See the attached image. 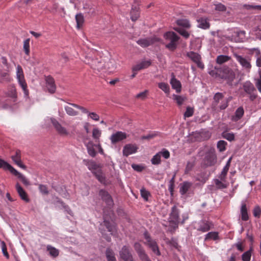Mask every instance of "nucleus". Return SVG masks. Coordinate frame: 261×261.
Masks as SVG:
<instances>
[{
    "mask_svg": "<svg viewBox=\"0 0 261 261\" xmlns=\"http://www.w3.org/2000/svg\"><path fill=\"white\" fill-rule=\"evenodd\" d=\"M103 221L99 225V230L102 237L109 242L111 241L110 235L114 236L117 232L116 226L114 223L107 219L105 215L103 216Z\"/></svg>",
    "mask_w": 261,
    "mask_h": 261,
    "instance_id": "f257e3e1",
    "label": "nucleus"
},
{
    "mask_svg": "<svg viewBox=\"0 0 261 261\" xmlns=\"http://www.w3.org/2000/svg\"><path fill=\"white\" fill-rule=\"evenodd\" d=\"M217 161V155L215 148H209L205 152L204 158L201 164V166L203 168L214 166Z\"/></svg>",
    "mask_w": 261,
    "mask_h": 261,
    "instance_id": "f03ea898",
    "label": "nucleus"
},
{
    "mask_svg": "<svg viewBox=\"0 0 261 261\" xmlns=\"http://www.w3.org/2000/svg\"><path fill=\"white\" fill-rule=\"evenodd\" d=\"M0 168H3L4 170H9L12 174L17 176V178H19L25 186L30 185V182L24 175L17 171L11 165L1 159Z\"/></svg>",
    "mask_w": 261,
    "mask_h": 261,
    "instance_id": "7ed1b4c3",
    "label": "nucleus"
},
{
    "mask_svg": "<svg viewBox=\"0 0 261 261\" xmlns=\"http://www.w3.org/2000/svg\"><path fill=\"white\" fill-rule=\"evenodd\" d=\"M164 37L167 41H169L165 47L170 51H174L177 47L180 37L174 32H166L164 34Z\"/></svg>",
    "mask_w": 261,
    "mask_h": 261,
    "instance_id": "20e7f679",
    "label": "nucleus"
},
{
    "mask_svg": "<svg viewBox=\"0 0 261 261\" xmlns=\"http://www.w3.org/2000/svg\"><path fill=\"white\" fill-rule=\"evenodd\" d=\"M179 220L178 210L176 206L174 205L172 207L169 218V227L171 228L169 231L172 233H174L175 229L178 228L179 223Z\"/></svg>",
    "mask_w": 261,
    "mask_h": 261,
    "instance_id": "39448f33",
    "label": "nucleus"
},
{
    "mask_svg": "<svg viewBox=\"0 0 261 261\" xmlns=\"http://www.w3.org/2000/svg\"><path fill=\"white\" fill-rule=\"evenodd\" d=\"M16 78L23 91L25 97H28L29 95V91L27 88V85L24 80L23 70L19 65H18L16 68Z\"/></svg>",
    "mask_w": 261,
    "mask_h": 261,
    "instance_id": "423d86ee",
    "label": "nucleus"
},
{
    "mask_svg": "<svg viewBox=\"0 0 261 261\" xmlns=\"http://www.w3.org/2000/svg\"><path fill=\"white\" fill-rule=\"evenodd\" d=\"M134 248L141 261H151L144 248L139 243H135Z\"/></svg>",
    "mask_w": 261,
    "mask_h": 261,
    "instance_id": "0eeeda50",
    "label": "nucleus"
},
{
    "mask_svg": "<svg viewBox=\"0 0 261 261\" xmlns=\"http://www.w3.org/2000/svg\"><path fill=\"white\" fill-rule=\"evenodd\" d=\"M243 89L249 95V98L251 101L254 100L257 97V95L255 93L256 89L250 82H245L243 85Z\"/></svg>",
    "mask_w": 261,
    "mask_h": 261,
    "instance_id": "6e6552de",
    "label": "nucleus"
},
{
    "mask_svg": "<svg viewBox=\"0 0 261 261\" xmlns=\"http://www.w3.org/2000/svg\"><path fill=\"white\" fill-rule=\"evenodd\" d=\"M45 87L47 91L50 94H54L57 89L55 81L51 75H44Z\"/></svg>",
    "mask_w": 261,
    "mask_h": 261,
    "instance_id": "1a4fd4ad",
    "label": "nucleus"
},
{
    "mask_svg": "<svg viewBox=\"0 0 261 261\" xmlns=\"http://www.w3.org/2000/svg\"><path fill=\"white\" fill-rule=\"evenodd\" d=\"M233 56L236 58L237 61L240 64L243 68L249 72L251 68L250 59L243 57L236 53L233 54Z\"/></svg>",
    "mask_w": 261,
    "mask_h": 261,
    "instance_id": "9d476101",
    "label": "nucleus"
},
{
    "mask_svg": "<svg viewBox=\"0 0 261 261\" xmlns=\"http://www.w3.org/2000/svg\"><path fill=\"white\" fill-rule=\"evenodd\" d=\"M120 257L124 261H134V258L128 246H123L119 251Z\"/></svg>",
    "mask_w": 261,
    "mask_h": 261,
    "instance_id": "9b49d317",
    "label": "nucleus"
},
{
    "mask_svg": "<svg viewBox=\"0 0 261 261\" xmlns=\"http://www.w3.org/2000/svg\"><path fill=\"white\" fill-rule=\"evenodd\" d=\"M127 135L125 133L121 131H118L113 134L111 137L110 140L113 144H115L117 142H120L126 139Z\"/></svg>",
    "mask_w": 261,
    "mask_h": 261,
    "instance_id": "f8f14e48",
    "label": "nucleus"
},
{
    "mask_svg": "<svg viewBox=\"0 0 261 261\" xmlns=\"http://www.w3.org/2000/svg\"><path fill=\"white\" fill-rule=\"evenodd\" d=\"M50 121L56 131L61 135H67L68 132L62 126L60 123L55 118H51Z\"/></svg>",
    "mask_w": 261,
    "mask_h": 261,
    "instance_id": "ddd939ff",
    "label": "nucleus"
},
{
    "mask_svg": "<svg viewBox=\"0 0 261 261\" xmlns=\"http://www.w3.org/2000/svg\"><path fill=\"white\" fill-rule=\"evenodd\" d=\"M138 149V147L135 144H126L123 149V155L128 156L130 154L136 153Z\"/></svg>",
    "mask_w": 261,
    "mask_h": 261,
    "instance_id": "4468645a",
    "label": "nucleus"
},
{
    "mask_svg": "<svg viewBox=\"0 0 261 261\" xmlns=\"http://www.w3.org/2000/svg\"><path fill=\"white\" fill-rule=\"evenodd\" d=\"M99 195L103 201L110 207L112 206L114 204V202L112 196L106 191L104 190H100L99 192Z\"/></svg>",
    "mask_w": 261,
    "mask_h": 261,
    "instance_id": "2eb2a0df",
    "label": "nucleus"
},
{
    "mask_svg": "<svg viewBox=\"0 0 261 261\" xmlns=\"http://www.w3.org/2000/svg\"><path fill=\"white\" fill-rule=\"evenodd\" d=\"M77 105L73 103H68L65 106L64 110L66 114L69 116H76L79 115V112L75 110Z\"/></svg>",
    "mask_w": 261,
    "mask_h": 261,
    "instance_id": "dca6fc26",
    "label": "nucleus"
},
{
    "mask_svg": "<svg viewBox=\"0 0 261 261\" xmlns=\"http://www.w3.org/2000/svg\"><path fill=\"white\" fill-rule=\"evenodd\" d=\"M187 56L194 62H195L197 66L200 68H203L204 65L200 62V56L194 51H190L187 53Z\"/></svg>",
    "mask_w": 261,
    "mask_h": 261,
    "instance_id": "f3484780",
    "label": "nucleus"
},
{
    "mask_svg": "<svg viewBox=\"0 0 261 261\" xmlns=\"http://www.w3.org/2000/svg\"><path fill=\"white\" fill-rule=\"evenodd\" d=\"M159 40L160 39L156 37H151L139 39L137 42L142 47H146L153 44L156 42L159 41Z\"/></svg>",
    "mask_w": 261,
    "mask_h": 261,
    "instance_id": "a211bd4d",
    "label": "nucleus"
},
{
    "mask_svg": "<svg viewBox=\"0 0 261 261\" xmlns=\"http://www.w3.org/2000/svg\"><path fill=\"white\" fill-rule=\"evenodd\" d=\"M130 18L132 21H135L140 16L139 7L138 5L135 4L132 6L130 12Z\"/></svg>",
    "mask_w": 261,
    "mask_h": 261,
    "instance_id": "6ab92c4d",
    "label": "nucleus"
},
{
    "mask_svg": "<svg viewBox=\"0 0 261 261\" xmlns=\"http://www.w3.org/2000/svg\"><path fill=\"white\" fill-rule=\"evenodd\" d=\"M211 223L206 220H202L199 223L198 231L206 232L211 229Z\"/></svg>",
    "mask_w": 261,
    "mask_h": 261,
    "instance_id": "aec40b11",
    "label": "nucleus"
},
{
    "mask_svg": "<svg viewBox=\"0 0 261 261\" xmlns=\"http://www.w3.org/2000/svg\"><path fill=\"white\" fill-rule=\"evenodd\" d=\"M16 189L21 199L26 202H29V199L27 194L18 183H17L16 185Z\"/></svg>",
    "mask_w": 261,
    "mask_h": 261,
    "instance_id": "412c9836",
    "label": "nucleus"
},
{
    "mask_svg": "<svg viewBox=\"0 0 261 261\" xmlns=\"http://www.w3.org/2000/svg\"><path fill=\"white\" fill-rule=\"evenodd\" d=\"M151 65L150 61H144L136 65L133 68V71H138L143 69H145L149 67Z\"/></svg>",
    "mask_w": 261,
    "mask_h": 261,
    "instance_id": "4be33fe9",
    "label": "nucleus"
},
{
    "mask_svg": "<svg viewBox=\"0 0 261 261\" xmlns=\"http://www.w3.org/2000/svg\"><path fill=\"white\" fill-rule=\"evenodd\" d=\"M146 244L151 249L153 252L156 254V255H161V252L155 241L153 240L152 241H149V243H146Z\"/></svg>",
    "mask_w": 261,
    "mask_h": 261,
    "instance_id": "5701e85b",
    "label": "nucleus"
},
{
    "mask_svg": "<svg viewBox=\"0 0 261 261\" xmlns=\"http://www.w3.org/2000/svg\"><path fill=\"white\" fill-rule=\"evenodd\" d=\"M198 22V27L203 29H208L210 27V24L208 22V20L206 17H201L197 20Z\"/></svg>",
    "mask_w": 261,
    "mask_h": 261,
    "instance_id": "b1692460",
    "label": "nucleus"
},
{
    "mask_svg": "<svg viewBox=\"0 0 261 261\" xmlns=\"http://www.w3.org/2000/svg\"><path fill=\"white\" fill-rule=\"evenodd\" d=\"M231 159H232V158H230L229 159L225 166L223 169V170L222 171V172L219 176V178L221 179V180H222V181H225L226 176L227 175V172L229 170V168L230 167Z\"/></svg>",
    "mask_w": 261,
    "mask_h": 261,
    "instance_id": "393cba45",
    "label": "nucleus"
},
{
    "mask_svg": "<svg viewBox=\"0 0 261 261\" xmlns=\"http://www.w3.org/2000/svg\"><path fill=\"white\" fill-rule=\"evenodd\" d=\"M93 174L95 176L96 178L101 184L106 185V180L105 176L103 175L101 170L92 171Z\"/></svg>",
    "mask_w": 261,
    "mask_h": 261,
    "instance_id": "a878e982",
    "label": "nucleus"
},
{
    "mask_svg": "<svg viewBox=\"0 0 261 261\" xmlns=\"http://www.w3.org/2000/svg\"><path fill=\"white\" fill-rule=\"evenodd\" d=\"M170 84L173 89H175L177 93L181 91V85L180 82L176 80L174 77H173L170 81Z\"/></svg>",
    "mask_w": 261,
    "mask_h": 261,
    "instance_id": "bb28decb",
    "label": "nucleus"
},
{
    "mask_svg": "<svg viewBox=\"0 0 261 261\" xmlns=\"http://www.w3.org/2000/svg\"><path fill=\"white\" fill-rule=\"evenodd\" d=\"M91 67L95 71H100L103 67V64L97 59H95L91 64Z\"/></svg>",
    "mask_w": 261,
    "mask_h": 261,
    "instance_id": "cd10ccee",
    "label": "nucleus"
},
{
    "mask_svg": "<svg viewBox=\"0 0 261 261\" xmlns=\"http://www.w3.org/2000/svg\"><path fill=\"white\" fill-rule=\"evenodd\" d=\"M224 96L222 93H216L214 96V101L212 103V108L216 110L219 101L223 98Z\"/></svg>",
    "mask_w": 261,
    "mask_h": 261,
    "instance_id": "c85d7f7f",
    "label": "nucleus"
},
{
    "mask_svg": "<svg viewBox=\"0 0 261 261\" xmlns=\"http://www.w3.org/2000/svg\"><path fill=\"white\" fill-rule=\"evenodd\" d=\"M94 146L95 145L92 141H89L86 145L88 154L93 158L95 157L97 154L94 148Z\"/></svg>",
    "mask_w": 261,
    "mask_h": 261,
    "instance_id": "c756f323",
    "label": "nucleus"
},
{
    "mask_svg": "<svg viewBox=\"0 0 261 261\" xmlns=\"http://www.w3.org/2000/svg\"><path fill=\"white\" fill-rule=\"evenodd\" d=\"M13 161L19 167L24 169L25 166L22 163L20 160V154L19 151H16V154L12 156Z\"/></svg>",
    "mask_w": 261,
    "mask_h": 261,
    "instance_id": "7c9ffc66",
    "label": "nucleus"
},
{
    "mask_svg": "<svg viewBox=\"0 0 261 261\" xmlns=\"http://www.w3.org/2000/svg\"><path fill=\"white\" fill-rule=\"evenodd\" d=\"M192 184L188 181H184L180 185V193L181 195L185 194L192 186Z\"/></svg>",
    "mask_w": 261,
    "mask_h": 261,
    "instance_id": "2f4dec72",
    "label": "nucleus"
},
{
    "mask_svg": "<svg viewBox=\"0 0 261 261\" xmlns=\"http://www.w3.org/2000/svg\"><path fill=\"white\" fill-rule=\"evenodd\" d=\"M106 256L107 261H116L115 253L110 248H107L106 250Z\"/></svg>",
    "mask_w": 261,
    "mask_h": 261,
    "instance_id": "473e14b6",
    "label": "nucleus"
},
{
    "mask_svg": "<svg viewBox=\"0 0 261 261\" xmlns=\"http://www.w3.org/2000/svg\"><path fill=\"white\" fill-rule=\"evenodd\" d=\"M244 113V109L242 107L238 108L235 112V115L233 116V120L234 121H238L243 116Z\"/></svg>",
    "mask_w": 261,
    "mask_h": 261,
    "instance_id": "72a5a7b5",
    "label": "nucleus"
},
{
    "mask_svg": "<svg viewBox=\"0 0 261 261\" xmlns=\"http://www.w3.org/2000/svg\"><path fill=\"white\" fill-rule=\"evenodd\" d=\"M231 59V57L227 55H219L217 57L216 62L218 64H222Z\"/></svg>",
    "mask_w": 261,
    "mask_h": 261,
    "instance_id": "f704fd0d",
    "label": "nucleus"
},
{
    "mask_svg": "<svg viewBox=\"0 0 261 261\" xmlns=\"http://www.w3.org/2000/svg\"><path fill=\"white\" fill-rule=\"evenodd\" d=\"M47 250L49 252L50 255L53 257H56L59 255V250L50 245H47Z\"/></svg>",
    "mask_w": 261,
    "mask_h": 261,
    "instance_id": "c9c22d12",
    "label": "nucleus"
},
{
    "mask_svg": "<svg viewBox=\"0 0 261 261\" xmlns=\"http://www.w3.org/2000/svg\"><path fill=\"white\" fill-rule=\"evenodd\" d=\"M75 19L76 21V27L78 29H80L84 22L83 15L81 13L76 14Z\"/></svg>",
    "mask_w": 261,
    "mask_h": 261,
    "instance_id": "e433bc0d",
    "label": "nucleus"
},
{
    "mask_svg": "<svg viewBox=\"0 0 261 261\" xmlns=\"http://www.w3.org/2000/svg\"><path fill=\"white\" fill-rule=\"evenodd\" d=\"M241 215H242V219L243 221H247L248 219V215L247 213V210L246 205L245 204H242L241 206Z\"/></svg>",
    "mask_w": 261,
    "mask_h": 261,
    "instance_id": "4c0bfd02",
    "label": "nucleus"
},
{
    "mask_svg": "<svg viewBox=\"0 0 261 261\" xmlns=\"http://www.w3.org/2000/svg\"><path fill=\"white\" fill-rule=\"evenodd\" d=\"M252 251V248L251 247V248H250V249L249 250L245 252L242 255V259L243 261H250V260Z\"/></svg>",
    "mask_w": 261,
    "mask_h": 261,
    "instance_id": "58836bf2",
    "label": "nucleus"
},
{
    "mask_svg": "<svg viewBox=\"0 0 261 261\" xmlns=\"http://www.w3.org/2000/svg\"><path fill=\"white\" fill-rule=\"evenodd\" d=\"M176 23L186 28H189L191 27L189 21L187 19H178L176 21Z\"/></svg>",
    "mask_w": 261,
    "mask_h": 261,
    "instance_id": "ea45409f",
    "label": "nucleus"
},
{
    "mask_svg": "<svg viewBox=\"0 0 261 261\" xmlns=\"http://www.w3.org/2000/svg\"><path fill=\"white\" fill-rule=\"evenodd\" d=\"M158 86L161 90L164 91L165 93L167 94L169 93L170 88L169 85L167 83L163 82L159 83L158 84Z\"/></svg>",
    "mask_w": 261,
    "mask_h": 261,
    "instance_id": "a19ab883",
    "label": "nucleus"
},
{
    "mask_svg": "<svg viewBox=\"0 0 261 261\" xmlns=\"http://www.w3.org/2000/svg\"><path fill=\"white\" fill-rule=\"evenodd\" d=\"M173 99L176 101L178 106H181L184 101L186 99L185 97H182L180 95H173Z\"/></svg>",
    "mask_w": 261,
    "mask_h": 261,
    "instance_id": "79ce46f5",
    "label": "nucleus"
},
{
    "mask_svg": "<svg viewBox=\"0 0 261 261\" xmlns=\"http://www.w3.org/2000/svg\"><path fill=\"white\" fill-rule=\"evenodd\" d=\"M151 163L153 165H159L161 163V154L160 153H157L154 155L151 160Z\"/></svg>",
    "mask_w": 261,
    "mask_h": 261,
    "instance_id": "37998d69",
    "label": "nucleus"
},
{
    "mask_svg": "<svg viewBox=\"0 0 261 261\" xmlns=\"http://www.w3.org/2000/svg\"><path fill=\"white\" fill-rule=\"evenodd\" d=\"M223 138L225 139L231 141L234 139V135L233 133H229L226 132H223L222 134Z\"/></svg>",
    "mask_w": 261,
    "mask_h": 261,
    "instance_id": "c03bdc74",
    "label": "nucleus"
},
{
    "mask_svg": "<svg viewBox=\"0 0 261 261\" xmlns=\"http://www.w3.org/2000/svg\"><path fill=\"white\" fill-rule=\"evenodd\" d=\"M259 77L255 79V86L258 90L261 92V69L258 71Z\"/></svg>",
    "mask_w": 261,
    "mask_h": 261,
    "instance_id": "a18cd8bd",
    "label": "nucleus"
},
{
    "mask_svg": "<svg viewBox=\"0 0 261 261\" xmlns=\"http://www.w3.org/2000/svg\"><path fill=\"white\" fill-rule=\"evenodd\" d=\"M226 144L227 143L225 141L223 140H220L217 143V148L220 152L223 151L226 149Z\"/></svg>",
    "mask_w": 261,
    "mask_h": 261,
    "instance_id": "49530a36",
    "label": "nucleus"
},
{
    "mask_svg": "<svg viewBox=\"0 0 261 261\" xmlns=\"http://www.w3.org/2000/svg\"><path fill=\"white\" fill-rule=\"evenodd\" d=\"M174 30L185 38H189L190 36L189 33L187 31L182 28H175Z\"/></svg>",
    "mask_w": 261,
    "mask_h": 261,
    "instance_id": "de8ad7c7",
    "label": "nucleus"
},
{
    "mask_svg": "<svg viewBox=\"0 0 261 261\" xmlns=\"http://www.w3.org/2000/svg\"><path fill=\"white\" fill-rule=\"evenodd\" d=\"M223 181L220 180L219 179H216L215 180V184L217 187V188L222 189H225L227 187V185L225 184H224L222 182Z\"/></svg>",
    "mask_w": 261,
    "mask_h": 261,
    "instance_id": "09e8293b",
    "label": "nucleus"
},
{
    "mask_svg": "<svg viewBox=\"0 0 261 261\" xmlns=\"http://www.w3.org/2000/svg\"><path fill=\"white\" fill-rule=\"evenodd\" d=\"M23 49L25 55H29L30 53V39H27L24 41Z\"/></svg>",
    "mask_w": 261,
    "mask_h": 261,
    "instance_id": "8fccbe9b",
    "label": "nucleus"
},
{
    "mask_svg": "<svg viewBox=\"0 0 261 261\" xmlns=\"http://www.w3.org/2000/svg\"><path fill=\"white\" fill-rule=\"evenodd\" d=\"M218 238V234L217 232H208L205 238V240H208V239H213L214 240H216Z\"/></svg>",
    "mask_w": 261,
    "mask_h": 261,
    "instance_id": "3c124183",
    "label": "nucleus"
},
{
    "mask_svg": "<svg viewBox=\"0 0 261 261\" xmlns=\"http://www.w3.org/2000/svg\"><path fill=\"white\" fill-rule=\"evenodd\" d=\"M87 166H88L89 170H96L98 168V165L96 163L92 161L87 162Z\"/></svg>",
    "mask_w": 261,
    "mask_h": 261,
    "instance_id": "603ef678",
    "label": "nucleus"
},
{
    "mask_svg": "<svg viewBox=\"0 0 261 261\" xmlns=\"http://www.w3.org/2000/svg\"><path fill=\"white\" fill-rule=\"evenodd\" d=\"M101 135V132L97 128H94L92 130V137L96 140H98Z\"/></svg>",
    "mask_w": 261,
    "mask_h": 261,
    "instance_id": "864d4df0",
    "label": "nucleus"
},
{
    "mask_svg": "<svg viewBox=\"0 0 261 261\" xmlns=\"http://www.w3.org/2000/svg\"><path fill=\"white\" fill-rule=\"evenodd\" d=\"M194 113V109L193 108H191L190 107H188L186 109V111L184 113V117H191Z\"/></svg>",
    "mask_w": 261,
    "mask_h": 261,
    "instance_id": "5fc2aeb1",
    "label": "nucleus"
},
{
    "mask_svg": "<svg viewBox=\"0 0 261 261\" xmlns=\"http://www.w3.org/2000/svg\"><path fill=\"white\" fill-rule=\"evenodd\" d=\"M140 192L141 196L145 201H147L148 196H150V193L144 188L141 189Z\"/></svg>",
    "mask_w": 261,
    "mask_h": 261,
    "instance_id": "6e6d98bb",
    "label": "nucleus"
},
{
    "mask_svg": "<svg viewBox=\"0 0 261 261\" xmlns=\"http://www.w3.org/2000/svg\"><path fill=\"white\" fill-rule=\"evenodd\" d=\"M215 10L219 11H225L226 7L221 3H219L215 5Z\"/></svg>",
    "mask_w": 261,
    "mask_h": 261,
    "instance_id": "4d7b16f0",
    "label": "nucleus"
},
{
    "mask_svg": "<svg viewBox=\"0 0 261 261\" xmlns=\"http://www.w3.org/2000/svg\"><path fill=\"white\" fill-rule=\"evenodd\" d=\"M1 247H2V252H3L4 255L7 258H9V255L7 251V247H6V244L4 242H2L1 243Z\"/></svg>",
    "mask_w": 261,
    "mask_h": 261,
    "instance_id": "13d9d810",
    "label": "nucleus"
},
{
    "mask_svg": "<svg viewBox=\"0 0 261 261\" xmlns=\"http://www.w3.org/2000/svg\"><path fill=\"white\" fill-rule=\"evenodd\" d=\"M84 9H85V10H87L86 13L89 14V15H93L94 13H95V9L94 8H92V7H89V6L86 5H85V6H84Z\"/></svg>",
    "mask_w": 261,
    "mask_h": 261,
    "instance_id": "bf43d9fd",
    "label": "nucleus"
},
{
    "mask_svg": "<svg viewBox=\"0 0 261 261\" xmlns=\"http://www.w3.org/2000/svg\"><path fill=\"white\" fill-rule=\"evenodd\" d=\"M194 166V164L193 162H188L187 163L186 169H185V173H188L190 171L192 170L193 167Z\"/></svg>",
    "mask_w": 261,
    "mask_h": 261,
    "instance_id": "052dcab7",
    "label": "nucleus"
},
{
    "mask_svg": "<svg viewBox=\"0 0 261 261\" xmlns=\"http://www.w3.org/2000/svg\"><path fill=\"white\" fill-rule=\"evenodd\" d=\"M166 242L167 244L172 246L173 247L176 248H177L178 247V243L176 240L174 238H172L171 240H168V241H167Z\"/></svg>",
    "mask_w": 261,
    "mask_h": 261,
    "instance_id": "680f3d73",
    "label": "nucleus"
},
{
    "mask_svg": "<svg viewBox=\"0 0 261 261\" xmlns=\"http://www.w3.org/2000/svg\"><path fill=\"white\" fill-rule=\"evenodd\" d=\"M261 214V209L258 206H256L253 210V215L255 217L259 218Z\"/></svg>",
    "mask_w": 261,
    "mask_h": 261,
    "instance_id": "e2e57ef3",
    "label": "nucleus"
},
{
    "mask_svg": "<svg viewBox=\"0 0 261 261\" xmlns=\"http://www.w3.org/2000/svg\"><path fill=\"white\" fill-rule=\"evenodd\" d=\"M160 153L161 155H162L165 159H167L170 157V152L168 150L163 149L162 151L159 152Z\"/></svg>",
    "mask_w": 261,
    "mask_h": 261,
    "instance_id": "0e129e2a",
    "label": "nucleus"
},
{
    "mask_svg": "<svg viewBox=\"0 0 261 261\" xmlns=\"http://www.w3.org/2000/svg\"><path fill=\"white\" fill-rule=\"evenodd\" d=\"M148 93L147 90H145L143 92H140L136 95V98H140L141 99H144L147 96V93Z\"/></svg>",
    "mask_w": 261,
    "mask_h": 261,
    "instance_id": "69168bd1",
    "label": "nucleus"
},
{
    "mask_svg": "<svg viewBox=\"0 0 261 261\" xmlns=\"http://www.w3.org/2000/svg\"><path fill=\"white\" fill-rule=\"evenodd\" d=\"M249 54L253 55L255 54V57L259 56L260 54V50L258 48H252L249 49Z\"/></svg>",
    "mask_w": 261,
    "mask_h": 261,
    "instance_id": "338daca9",
    "label": "nucleus"
},
{
    "mask_svg": "<svg viewBox=\"0 0 261 261\" xmlns=\"http://www.w3.org/2000/svg\"><path fill=\"white\" fill-rule=\"evenodd\" d=\"M40 191L43 194L47 195L48 194L47 188L45 186L40 185L39 186Z\"/></svg>",
    "mask_w": 261,
    "mask_h": 261,
    "instance_id": "774afa93",
    "label": "nucleus"
}]
</instances>
